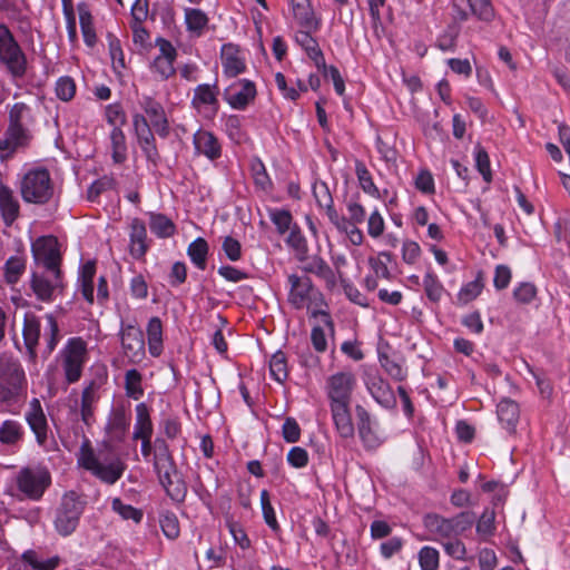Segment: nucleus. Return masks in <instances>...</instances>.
I'll use <instances>...</instances> for the list:
<instances>
[{"mask_svg": "<svg viewBox=\"0 0 570 570\" xmlns=\"http://www.w3.org/2000/svg\"><path fill=\"white\" fill-rule=\"evenodd\" d=\"M498 420L509 433L515 431L520 417L519 405L510 399H502L497 405Z\"/></svg>", "mask_w": 570, "mask_h": 570, "instance_id": "nucleus-34", "label": "nucleus"}, {"mask_svg": "<svg viewBox=\"0 0 570 570\" xmlns=\"http://www.w3.org/2000/svg\"><path fill=\"white\" fill-rule=\"evenodd\" d=\"M357 417L358 435L365 448L374 449L379 446L380 440L372 430V417L370 413L362 405L355 407Z\"/></svg>", "mask_w": 570, "mask_h": 570, "instance_id": "nucleus-32", "label": "nucleus"}, {"mask_svg": "<svg viewBox=\"0 0 570 570\" xmlns=\"http://www.w3.org/2000/svg\"><path fill=\"white\" fill-rule=\"evenodd\" d=\"M26 271V261L20 256H11L4 264V278L9 284H16Z\"/></svg>", "mask_w": 570, "mask_h": 570, "instance_id": "nucleus-53", "label": "nucleus"}, {"mask_svg": "<svg viewBox=\"0 0 570 570\" xmlns=\"http://www.w3.org/2000/svg\"><path fill=\"white\" fill-rule=\"evenodd\" d=\"M184 23L186 31L193 38H200L208 29L209 17L199 8H184Z\"/></svg>", "mask_w": 570, "mask_h": 570, "instance_id": "nucleus-26", "label": "nucleus"}, {"mask_svg": "<svg viewBox=\"0 0 570 570\" xmlns=\"http://www.w3.org/2000/svg\"><path fill=\"white\" fill-rule=\"evenodd\" d=\"M392 261V255L389 252H381L376 256L368 258V265L375 277L383 279H391L392 274L389 269V264Z\"/></svg>", "mask_w": 570, "mask_h": 570, "instance_id": "nucleus-47", "label": "nucleus"}, {"mask_svg": "<svg viewBox=\"0 0 570 570\" xmlns=\"http://www.w3.org/2000/svg\"><path fill=\"white\" fill-rule=\"evenodd\" d=\"M173 468L175 466L167 442L163 438H156L154 452L155 472L158 473L165 470H173Z\"/></svg>", "mask_w": 570, "mask_h": 570, "instance_id": "nucleus-40", "label": "nucleus"}, {"mask_svg": "<svg viewBox=\"0 0 570 570\" xmlns=\"http://www.w3.org/2000/svg\"><path fill=\"white\" fill-rule=\"evenodd\" d=\"M111 510L117 513L122 520H131L139 523L142 520V511L122 502L119 498L111 500Z\"/></svg>", "mask_w": 570, "mask_h": 570, "instance_id": "nucleus-52", "label": "nucleus"}, {"mask_svg": "<svg viewBox=\"0 0 570 570\" xmlns=\"http://www.w3.org/2000/svg\"><path fill=\"white\" fill-rule=\"evenodd\" d=\"M316 318L320 321L312 327L311 342L317 353H325L327 351V337L334 336V322L326 309L318 313Z\"/></svg>", "mask_w": 570, "mask_h": 570, "instance_id": "nucleus-21", "label": "nucleus"}, {"mask_svg": "<svg viewBox=\"0 0 570 570\" xmlns=\"http://www.w3.org/2000/svg\"><path fill=\"white\" fill-rule=\"evenodd\" d=\"M419 563L421 570H438L440 566V553L433 548L425 546L419 551Z\"/></svg>", "mask_w": 570, "mask_h": 570, "instance_id": "nucleus-63", "label": "nucleus"}, {"mask_svg": "<svg viewBox=\"0 0 570 570\" xmlns=\"http://www.w3.org/2000/svg\"><path fill=\"white\" fill-rule=\"evenodd\" d=\"M288 6L293 20L299 28L321 29L322 18L315 12L311 0H288Z\"/></svg>", "mask_w": 570, "mask_h": 570, "instance_id": "nucleus-19", "label": "nucleus"}, {"mask_svg": "<svg viewBox=\"0 0 570 570\" xmlns=\"http://www.w3.org/2000/svg\"><path fill=\"white\" fill-rule=\"evenodd\" d=\"M26 421L29 424L31 431L35 433L37 442L45 444L47 440L48 424L41 403L38 399H32L26 411Z\"/></svg>", "mask_w": 570, "mask_h": 570, "instance_id": "nucleus-22", "label": "nucleus"}, {"mask_svg": "<svg viewBox=\"0 0 570 570\" xmlns=\"http://www.w3.org/2000/svg\"><path fill=\"white\" fill-rule=\"evenodd\" d=\"M135 414L132 440L151 439L154 424L148 405L144 402L138 403L135 407Z\"/></svg>", "mask_w": 570, "mask_h": 570, "instance_id": "nucleus-30", "label": "nucleus"}, {"mask_svg": "<svg viewBox=\"0 0 570 570\" xmlns=\"http://www.w3.org/2000/svg\"><path fill=\"white\" fill-rule=\"evenodd\" d=\"M98 400L97 390L95 383H90L86 386L81 394V419L85 424L89 425L94 420V405Z\"/></svg>", "mask_w": 570, "mask_h": 570, "instance_id": "nucleus-42", "label": "nucleus"}, {"mask_svg": "<svg viewBox=\"0 0 570 570\" xmlns=\"http://www.w3.org/2000/svg\"><path fill=\"white\" fill-rule=\"evenodd\" d=\"M223 128L229 139L240 144L245 139V132L242 128V118L238 115H224L222 117Z\"/></svg>", "mask_w": 570, "mask_h": 570, "instance_id": "nucleus-48", "label": "nucleus"}, {"mask_svg": "<svg viewBox=\"0 0 570 570\" xmlns=\"http://www.w3.org/2000/svg\"><path fill=\"white\" fill-rule=\"evenodd\" d=\"M28 380L21 362L8 354L0 355V403H12L26 396Z\"/></svg>", "mask_w": 570, "mask_h": 570, "instance_id": "nucleus-6", "label": "nucleus"}, {"mask_svg": "<svg viewBox=\"0 0 570 570\" xmlns=\"http://www.w3.org/2000/svg\"><path fill=\"white\" fill-rule=\"evenodd\" d=\"M35 262L46 272L60 273L61 248L55 236H41L31 246Z\"/></svg>", "mask_w": 570, "mask_h": 570, "instance_id": "nucleus-11", "label": "nucleus"}, {"mask_svg": "<svg viewBox=\"0 0 570 570\" xmlns=\"http://www.w3.org/2000/svg\"><path fill=\"white\" fill-rule=\"evenodd\" d=\"M287 282L289 285L288 302L294 308H306L313 318H316L318 313L325 309L324 296L313 285L309 277L291 274Z\"/></svg>", "mask_w": 570, "mask_h": 570, "instance_id": "nucleus-7", "label": "nucleus"}, {"mask_svg": "<svg viewBox=\"0 0 570 570\" xmlns=\"http://www.w3.org/2000/svg\"><path fill=\"white\" fill-rule=\"evenodd\" d=\"M218 95L219 90L216 83H200L194 89L190 105L197 115L212 120L219 110Z\"/></svg>", "mask_w": 570, "mask_h": 570, "instance_id": "nucleus-12", "label": "nucleus"}, {"mask_svg": "<svg viewBox=\"0 0 570 570\" xmlns=\"http://www.w3.org/2000/svg\"><path fill=\"white\" fill-rule=\"evenodd\" d=\"M58 563V557L40 560L36 552L27 551L20 560L12 562L8 570H55Z\"/></svg>", "mask_w": 570, "mask_h": 570, "instance_id": "nucleus-31", "label": "nucleus"}, {"mask_svg": "<svg viewBox=\"0 0 570 570\" xmlns=\"http://www.w3.org/2000/svg\"><path fill=\"white\" fill-rule=\"evenodd\" d=\"M484 283L482 274L479 273L475 279L462 285L458 293V299L462 304H468L474 301L483 291Z\"/></svg>", "mask_w": 570, "mask_h": 570, "instance_id": "nucleus-49", "label": "nucleus"}, {"mask_svg": "<svg viewBox=\"0 0 570 570\" xmlns=\"http://www.w3.org/2000/svg\"><path fill=\"white\" fill-rule=\"evenodd\" d=\"M366 390L371 396L384 409H393L396 399L390 384L379 374H370L365 381Z\"/></svg>", "mask_w": 570, "mask_h": 570, "instance_id": "nucleus-20", "label": "nucleus"}, {"mask_svg": "<svg viewBox=\"0 0 570 570\" xmlns=\"http://www.w3.org/2000/svg\"><path fill=\"white\" fill-rule=\"evenodd\" d=\"M495 512L493 510L485 509L476 522V533L481 540H489L495 531Z\"/></svg>", "mask_w": 570, "mask_h": 570, "instance_id": "nucleus-56", "label": "nucleus"}, {"mask_svg": "<svg viewBox=\"0 0 570 570\" xmlns=\"http://www.w3.org/2000/svg\"><path fill=\"white\" fill-rule=\"evenodd\" d=\"M271 376L278 383H283L288 375L286 356L282 351L272 355L269 361Z\"/></svg>", "mask_w": 570, "mask_h": 570, "instance_id": "nucleus-55", "label": "nucleus"}, {"mask_svg": "<svg viewBox=\"0 0 570 570\" xmlns=\"http://www.w3.org/2000/svg\"><path fill=\"white\" fill-rule=\"evenodd\" d=\"M148 350L151 356L163 353V324L159 317L154 316L147 324Z\"/></svg>", "mask_w": 570, "mask_h": 570, "instance_id": "nucleus-38", "label": "nucleus"}, {"mask_svg": "<svg viewBox=\"0 0 570 570\" xmlns=\"http://www.w3.org/2000/svg\"><path fill=\"white\" fill-rule=\"evenodd\" d=\"M194 147L197 154L204 155L210 160H215L222 155V147L210 131L198 129L193 138Z\"/></svg>", "mask_w": 570, "mask_h": 570, "instance_id": "nucleus-27", "label": "nucleus"}, {"mask_svg": "<svg viewBox=\"0 0 570 570\" xmlns=\"http://www.w3.org/2000/svg\"><path fill=\"white\" fill-rule=\"evenodd\" d=\"M268 217L272 223L276 226L277 232L283 235L287 233L295 224H293V217L289 210L274 208L268 210Z\"/></svg>", "mask_w": 570, "mask_h": 570, "instance_id": "nucleus-58", "label": "nucleus"}, {"mask_svg": "<svg viewBox=\"0 0 570 570\" xmlns=\"http://www.w3.org/2000/svg\"><path fill=\"white\" fill-rule=\"evenodd\" d=\"M155 46L158 48V55L150 62L149 70L158 79L167 80L176 72L174 63L178 55L177 50L169 40L163 37L155 39Z\"/></svg>", "mask_w": 570, "mask_h": 570, "instance_id": "nucleus-13", "label": "nucleus"}, {"mask_svg": "<svg viewBox=\"0 0 570 570\" xmlns=\"http://www.w3.org/2000/svg\"><path fill=\"white\" fill-rule=\"evenodd\" d=\"M120 342L125 356L129 362L140 363L146 355L142 331L134 324L121 325Z\"/></svg>", "mask_w": 570, "mask_h": 570, "instance_id": "nucleus-15", "label": "nucleus"}, {"mask_svg": "<svg viewBox=\"0 0 570 570\" xmlns=\"http://www.w3.org/2000/svg\"><path fill=\"white\" fill-rule=\"evenodd\" d=\"M426 530L435 535V540L450 539L454 537L453 527L451 525L450 518H444L435 513H430L423 520Z\"/></svg>", "mask_w": 570, "mask_h": 570, "instance_id": "nucleus-36", "label": "nucleus"}, {"mask_svg": "<svg viewBox=\"0 0 570 570\" xmlns=\"http://www.w3.org/2000/svg\"><path fill=\"white\" fill-rule=\"evenodd\" d=\"M51 482V473L46 466H24L14 474L10 484L7 485L6 493L18 501H39Z\"/></svg>", "mask_w": 570, "mask_h": 570, "instance_id": "nucleus-4", "label": "nucleus"}, {"mask_svg": "<svg viewBox=\"0 0 570 570\" xmlns=\"http://www.w3.org/2000/svg\"><path fill=\"white\" fill-rule=\"evenodd\" d=\"M95 451L89 441L81 444L77 454V463L106 484H115L124 474L127 465L112 452L109 445Z\"/></svg>", "mask_w": 570, "mask_h": 570, "instance_id": "nucleus-3", "label": "nucleus"}, {"mask_svg": "<svg viewBox=\"0 0 570 570\" xmlns=\"http://www.w3.org/2000/svg\"><path fill=\"white\" fill-rule=\"evenodd\" d=\"M108 48L115 72L118 75L126 68L125 55L120 40L114 36L108 37Z\"/></svg>", "mask_w": 570, "mask_h": 570, "instance_id": "nucleus-61", "label": "nucleus"}, {"mask_svg": "<svg viewBox=\"0 0 570 570\" xmlns=\"http://www.w3.org/2000/svg\"><path fill=\"white\" fill-rule=\"evenodd\" d=\"M318 30H308L307 28H299L295 33L296 43L306 52L308 58L313 60L318 69H325V58L318 46L317 40L312 36L313 32Z\"/></svg>", "mask_w": 570, "mask_h": 570, "instance_id": "nucleus-23", "label": "nucleus"}, {"mask_svg": "<svg viewBox=\"0 0 570 570\" xmlns=\"http://www.w3.org/2000/svg\"><path fill=\"white\" fill-rule=\"evenodd\" d=\"M104 119L111 130H121L127 122V115L120 102H112L105 106Z\"/></svg>", "mask_w": 570, "mask_h": 570, "instance_id": "nucleus-43", "label": "nucleus"}, {"mask_svg": "<svg viewBox=\"0 0 570 570\" xmlns=\"http://www.w3.org/2000/svg\"><path fill=\"white\" fill-rule=\"evenodd\" d=\"M22 436V426L14 420H6L0 425V442L4 444H14Z\"/></svg>", "mask_w": 570, "mask_h": 570, "instance_id": "nucleus-57", "label": "nucleus"}, {"mask_svg": "<svg viewBox=\"0 0 570 570\" xmlns=\"http://www.w3.org/2000/svg\"><path fill=\"white\" fill-rule=\"evenodd\" d=\"M46 322L43 327V340L46 343L45 356L50 355L57 347L60 335H59V326L53 314L48 313L43 316Z\"/></svg>", "mask_w": 570, "mask_h": 570, "instance_id": "nucleus-41", "label": "nucleus"}, {"mask_svg": "<svg viewBox=\"0 0 570 570\" xmlns=\"http://www.w3.org/2000/svg\"><path fill=\"white\" fill-rule=\"evenodd\" d=\"M355 175L358 181L360 188L368 196L375 198V199H382L383 195L381 194V190L377 188L373 180V176L367 169L366 165L362 161L356 159L355 160Z\"/></svg>", "mask_w": 570, "mask_h": 570, "instance_id": "nucleus-37", "label": "nucleus"}, {"mask_svg": "<svg viewBox=\"0 0 570 570\" xmlns=\"http://www.w3.org/2000/svg\"><path fill=\"white\" fill-rule=\"evenodd\" d=\"M187 254L198 269L204 271L206 268L208 244L204 238L198 237L193 240L187 248Z\"/></svg>", "mask_w": 570, "mask_h": 570, "instance_id": "nucleus-45", "label": "nucleus"}, {"mask_svg": "<svg viewBox=\"0 0 570 570\" xmlns=\"http://www.w3.org/2000/svg\"><path fill=\"white\" fill-rule=\"evenodd\" d=\"M538 289L531 282H521L513 288L512 295L519 304H530L537 297Z\"/></svg>", "mask_w": 570, "mask_h": 570, "instance_id": "nucleus-62", "label": "nucleus"}, {"mask_svg": "<svg viewBox=\"0 0 570 570\" xmlns=\"http://www.w3.org/2000/svg\"><path fill=\"white\" fill-rule=\"evenodd\" d=\"M149 228L159 238L170 237L175 233L174 223L163 214H151Z\"/></svg>", "mask_w": 570, "mask_h": 570, "instance_id": "nucleus-46", "label": "nucleus"}, {"mask_svg": "<svg viewBox=\"0 0 570 570\" xmlns=\"http://www.w3.org/2000/svg\"><path fill=\"white\" fill-rule=\"evenodd\" d=\"M19 190L24 203L47 204L55 194L50 171L43 166L26 168L19 179Z\"/></svg>", "mask_w": 570, "mask_h": 570, "instance_id": "nucleus-5", "label": "nucleus"}, {"mask_svg": "<svg viewBox=\"0 0 570 570\" xmlns=\"http://www.w3.org/2000/svg\"><path fill=\"white\" fill-rule=\"evenodd\" d=\"M473 157L475 161V168L481 174L485 183L492 181V171L490 165V158L487 150L478 144L473 149Z\"/></svg>", "mask_w": 570, "mask_h": 570, "instance_id": "nucleus-54", "label": "nucleus"}, {"mask_svg": "<svg viewBox=\"0 0 570 570\" xmlns=\"http://www.w3.org/2000/svg\"><path fill=\"white\" fill-rule=\"evenodd\" d=\"M89 361L87 342L80 336L69 337L55 357L56 365H49L46 371L50 387L58 383V371L63 375L66 387L80 381L83 368Z\"/></svg>", "mask_w": 570, "mask_h": 570, "instance_id": "nucleus-2", "label": "nucleus"}, {"mask_svg": "<svg viewBox=\"0 0 570 570\" xmlns=\"http://www.w3.org/2000/svg\"><path fill=\"white\" fill-rule=\"evenodd\" d=\"M85 509V502L75 491L66 492L57 509L55 528L63 537L71 534L78 523Z\"/></svg>", "mask_w": 570, "mask_h": 570, "instance_id": "nucleus-9", "label": "nucleus"}, {"mask_svg": "<svg viewBox=\"0 0 570 570\" xmlns=\"http://www.w3.org/2000/svg\"><path fill=\"white\" fill-rule=\"evenodd\" d=\"M147 239L145 224L139 219H134L129 234V253L134 258L140 259L146 255L149 247Z\"/></svg>", "mask_w": 570, "mask_h": 570, "instance_id": "nucleus-29", "label": "nucleus"}, {"mask_svg": "<svg viewBox=\"0 0 570 570\" xmlns=\"http://www.w3.org/2000/svg\"><path fill=\"white\" fill-rule=\"evenodd\" d=\"M257 96V89L254 81L249 79H238L232 82L224 90V100L234 110H245L252 105Z\"/></svg>", "mask_w": 570, "mask_h": 570, "instance_id": "nucleus-14", "label": "nucleus"}, {"mask_svg": "<svg viewBox=\"0 0 570 570\" xmlns=\"http://www.w3.org/2000/svg\"><path fill=\"white\" fill-rule=\"evenodd\" d=\"M76 90L77 86L71 77L62 76L57 79L55 92L61 101H70L75 97Z\"/></svg>", "mask_w": 570, "mask_h": 570, "instance_id": "nucleus-64", "label": "nucleus"}, {"mask_svg": "<svg viewBox=\"0 0 570 570\" xmlns=\"http://www.w3.org/2000/svg\"><path fill=\"white\" fill-rule=\"evenodd\" d=\"M0 62L13 79H21L27 71V58L9 28L0 24Z\"/></svg>", "mask_w": 570, "mask_h": 570, "instance_id": "nucleus-8", "label": "nucleus"}, {"mask_svg": "<svg viewBox=\"0 0 570 570\" xmlns=\"http://www.w3.org/2000/svg\"><path fill=\"white\" fill-rule=\"evenodd\" d=\"M259 499H261V507H262V512H263V518H264L265 523L274 532L278 531L279 530V523L277 521L275 510H274V508L272 505L271 497H269L268 491L265 490V489L262 490Z\"/></svg>", "mask_w": 570, "mask_h": 570, "instance_id": "nucleus-59", "label": "nucleus"}, {"mask_svg": "<svg viewBox=\"0 0 570 570\" xmlns=\"http://www.w3.org/2000/svg\"><path fill=\"white\" fill-rule=\"evenodd\" d=\"M423 287L426 297L433 303H439L443 294L445 293L443 284L440 282L439 277L431 271H428L423 277Z\"/></svg>", "mask_w": 570, "mask_h": 570, "instance_id": "nucleus-50", "label": "nucleus"}, {"mask_svg": "<svg viewBox=\"0 0 570 570\" xmlns=\"http://www.w3.org/2000/svg\"><path fill=\"white\" fill-rule=\"evenodd\" d=\"M153 128L135 132L139 147L147 157L148 160L155 161L158 157V150L156 147V140L153 132Z\"/></svg>", "mask_w": 570, "mask_h": 570, "instance_id": "nucleus-51", "label": "nucleus"}, {"mask_svg": "<svg viewBox=\"0 0 570 570\" xmlns=\"http://www.w3.org/2000/svg\"><path fill=\"white\" fill-rule=\"evenodd\" d=\"M30 286L36 297L41 302H52L55 292L61 287V272L57 275L55 272H33Z\"/></svg>", "mask_w": 570, "mask_h": 570, "instance_id": "nucleus-18", "label": "nucleus"}, {"mask_svg": "<svg viewBox=\"0 0 570 570\" xmlns=\"http://www.w3.org/2000/svg\"><path fill=\"white\" fill-rule=\"evenodd\" d=\"M125 389L126 394L134 400H139L144 395L141 374L137 370L132 368L126 372Z\"/></svg>", "mask_w": 570, "mask_h": 570, "instance_id": "nucleus-60", "label": "nucleus"}, {"mask_svg": "<svg viewBox=\"0 0 570 570\" xmlns=\"http://www.w3.org/2000/svg\"><path fill=\"white\" fill-rule=\"evenodd\" d=\"M138 104L154 131L161 138L168 137L170 127L163 105L150 96H142Z\"/></svg>", "mask_w": 570, "mask_h": 570, "instance_id": "nucleus-17", "label": "nucleus"}, {"mask_svg": "<svg viewBox=\"0 0 570 570\" xmlns=\"http://www.w3.org/2000/svg\"><path fill=\"white\" fill-rule=\"evenodd\" d=\"M219 56L225 77L235 78L247 70L246 51L240 46L233 42L224 43Z\"/></svg>", "mask_w": 570, "mask_h": 570, "instance_id": "nucleus-16", "label": "nucleus"}, {"mask_svg": "<svg viewBox=\"0 0 570 570\" xmlns=\"http://www.w3.org/2000/svg\"><path fill=\"white\" fill-rule=\"evenodd\" d=\"M157 475L167 494L174 501L181 502L185 499L187 489L185 482L178 478L175 468L158 472Z\"/></svg>", "mask_w": 570, "mask_h": 570, "instance_id": "nucleus-33", "label": "nucleus"}, {"mask_svg": "<svg viewBox=\"0 0 570 570\" xmlns=\"http://www.w3.org/2000/svg\"><path fill=\"white\" fill-rule=\"evenodd\" d=\"M42 318L32 312H27L23 316L22 335L24 345L29 354L36 356V347L39 344L42 330Z\"/></svg>", "mask_w": 570, "mask_h": 570, "instance_id": "nucleus-25", "label": "nucleus"}, {"mask_svg": "<svg viewBox=\"0 0 570 570\" xmlns=\"http://www.w3.org/2000/svg\"><path fill=\"white\" fill-rule=\"evenodd\" d=\"M30 139L31 135L28 128L9 125L3 137L0 138V151L9 156L18 149L27 147Z\"/></svg>", "mask_w": 570, "mask_h": 570, "instance_id": "nucleus-24", "label": "nucleus"}, {"mask_svg": "<svg viewBox=\"0 0 570 570\" xmlns=\"http://www.w3.org/2000/svg\"><path fill=\"white\" fill-rule=\"evenodd\" d=\"M303 269L323 279L326 283L327 287L330 288L336 285V275L334 271L318 255L307 257L304 263Z\"/></svg>", "mask_w": 570, "mask_h": 570, "instance_id": "nucleus-35", "label": "nucleus"}, {"mask_svg": "<svg viewBox=\"0 0 570 570\" xmlns=\"http://www.w3.org/2000/svg\"><path fill=\"white\" fill-rule=\"evenodd\" d=\"M96 275V264L92 261H88L82 264L78 272V289L82 297L92 304L95 299L99 303H105L109 297L108 282L105 276H100L98 279L97 292L95 294L94 278Z\"/></svg>", "mask_w": 570, "mask_h": 570, "instance_id": "nucleus-10", "label": "nucleus"}, {"mask_svg": "<svg viewBox=\"0 0 570 570\" xmlns=\"http://www.w3.org/2000/svg\"><path fill=\"white\" fill-rule=\"evenodd\" d=\"M111 158L115 164H122L127 159V144L124 130H110L109 134Z\"/></svg>", "mask_w": 570, "mask_h": 570, "instance_id": "nucleus-44", "label": "nucleus"}, {"mask_svg": "<svg viewBox=\"0 0 570 570\" xmlns=\"http://www.w3.org/2000/svg\"><path fill=\"white\" fill-rule=\"evenodd\" d=\"M130 425V417L122 409L114 410L106 424V434L110 442H122Z\"/></svg>", "mask_w": 570, "mask_h": 570, "instance_id": "nucleus-28", "label": "nucleus"}, {"mask_svg": "<svg viewBox=\"0 0 570 570\" xmlns=\"http://www.w3.org/2000/svg\"><path fill=\"white\" fill-rule=\"evenodd\" d=\"M356 386L357 377L352 370L337 371L325 379L324 392L332 421L342 439H352L355 434L351 402Z\"/></svg>", "mask_w": 570, "mask_h": 570, "instance_id": "nucleus-1", "label": "nucleus"}, {"mask_svg": "<svg viewBox=\"0 0 570 570\" xmlns=\"http://www.w3.org/2000/svg\"><path fill=\"white\" fill-rule=\"evenodd\" d=\"M0 210L7 223L13 222L19 214V203L13 191L2 183H0Z\"/></svg>", "mask_w": 570, "mask_h": 570, "instance_id": "nucleus-39", "label": "nucleus"}]
</instances>
